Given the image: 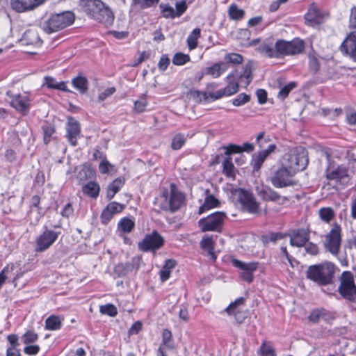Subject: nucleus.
Returning a JSON list of instances; mask_svg holds the SVG:
<instances>
[{
	"label": "nucleus",
	"instance_id": "obj_24",
	"mask_svg": "<svg viewBox=\"0 0 356 356\" xmlns=\"http://www.w3.org/2000/svg\"><path fill=\"white\" fill-rule=\"evenodd\" d=\"M309 238V234L304 229H296L290 234V244L292 246L302 247Z\"/></svg>",
	"mask_w": 356,
	"mask_h": 356
},
{
	"label": "nucleus",
	"instance_id": "obj_63",
	"mask_svg": "<svg viewBox=\"0 0 356 356\" xmlns=\"http://www.w3.org/2000/svg\"><path fill=\"white\" fill-rule=\"evenodd\" d=\"M170 64V59L167 55H162L158 64L160 70L165 71Z\"/></svg>",
	"mask_w": 356,
	"mask_h": 356
},
{
	"label": "nucleus",
	"instance_id": "obj_18",
	"mask_svg": "<svg viewBox=\"0 0 356 356\" xmlns=\"http://www.w3.org/2000/svg\"><path fill=\"white\" fill-rule=\"evenodd\" d=\"M343 54L349 56L356 62V31H353L343 40L340 47Z\"/></svg>",
	"mask_w": 356,
	"mask_h": 356
},
{
	"label": "nucleus",
	"instance_id": "obj_41",
	"mask_svg": "<svg viewBox=\"0 0 356 356\" xmlns=\"http://www.w3.org/2000/svg\"><path fill=\"white\" fill-rule=\"evenodd\" d=\"M186 141V136L183 134L178 133L175 134V136L172 138L171 143V148L173 150H179L184 145Z\"/></svg>",
	"mask_w": 356,
	"mask_h": 356
},
{
	"label": "nucleus",
	"instance_id": "obj_9",
	"mask_svg": "<svg viewBox=\"0 0 356 356\" xmlns=\"http://www.w3.org/2000/svg\"><path fill=\"white\" fill-rule=\"evenodd\" d=\"M164 243V238L156 230H154L151 234H146L143 239L138 242V247L144 252H155L161 248Z\"/></svg>",
	"mask_w": 356,
	"mask_h": 356
},
{
	"label": "nucleus",
	"instance_id": "obj_17",
	"mask_svg": "<svg viewBox=\"0 0 356 356\" xmlns=\"http://www.w3.org/2000/svg\"><path fill=\"white\" fill-rule=\"evenodd\" d=\"M276 149L277 146L275 144H270L268 145L266 149L259 151L254 154L252 156L251 161V165L252 167L253 171H258L261 168L266 158Z\"/></svg>",
	"mask_w": 356,
	"mask_h": 356
},
{
	"label": "nucleus",
	"instance_id": "obj_60",
	"mask_svg": "<svg viewBox=\"0 0 356 356\" xmlns=\"http://www.w3.org/2000/svg\"><path fill=\"white\" fill-rule=\"evenodd\" d=\"M162 8V13L165 17H176V14L175 12V9L170 6H161Z\"/></svg>",
	"mask_w": 356,
	"mask_h": 356
},
{
	"label": "nucleus",
	"instance_id": "obj_42",
	"mask_svg": "<svg viewBox=\"0 0 356 356\" xmlns=\"http://www.w3.org/2000/svg\"><path fill=\"white\" fill-rule=\"evenodd\" d=\"M243 60V56L236 53L227 54L222 62H226L229 66V63L232 64H241Z\"/></svg>",
	"mask_w": 356,
	"mask_h": 356
},
{
	"label": "nucleus",
	"instance_id": "obj_40",
	"mask_svg": "<svg viewBox=\"0 0 356 356\" xmlns=\"http://www.w3.org/2000/svg\"><path fill=\"white\" fill-rule=\"evenodd\" d=\"M318 215L321 220L330 222L334 217V212L331 207H323L318 210Z\"/></svg>",
	"mask_w": 356,
	"mask_h": 356
},
{
	"label": "nucleus",
	"instance_id": "obj_58",
	"mask_svg": "<svg viewBox=\"0 0 356 356\" xmlns=\"http://www.w3.org/2000/svg\"><path fill=\"white\" fill-rule=\"evenodd\" d=\"M112 167L113 165L106 159L105 156H104L99 165V170L101 173L106 174L109 171V168Z\"/></svg>",
	"mask_w": 356,
	"mask_h": 356
},
{
	"label": "nucleus",
	"instance_id": "obj_38",
	"mask_svg": "<svg viewBox=\"0 0 356 356\" xmlns=\"http://www.w3.org/2000/svg\"><path fill=\"white\" fill-rule=\"evenodd\" d=\"M201 31L200 29L196 28L193 30L187 38V44L188 49L193 50L197 47V40L200 37Z\"/></svg>",
	"mask_w": 356,
	"mask_h": 356
},
{
	"label": "nucleus",
	"instance_id": "obj_55",
	"mask_svg": "<svg viewBox=\"0 0 356 356\" xmlns=\"http://www.w3.org/2000/svg\"><path fill=\"white\" fill-rule=\"evenodd\" d=\"M38 338L37 334L33 331H27L22 337V341L24 343L28 344L34 342Z\"/></svg>",
	"mask_w": 356,
	"mask_h": 356
},
{
	"label": "nucleus",
	"instance_id": "obj_27",
	"mask_svg": "<svg viewBox=\"0 0 356 356\" xmlns=\"http://www.w3.org/2000/svg\"><path fill=\"white\" fill-rule=\"evenodd\" d=\"M125 180L122 177L116 178L111 182L107 188L106 198L111 200L113 198L115 195L124 186Z\"/></svg>",
	"mask_w": 356,
	"mask_h": 356
},
{
	"label": "nucleus",
	"instance_id": "obj_48",
	"mask_svg": "<svg viewBox=\"0 0 356 356\" xmlns=\"http://www.w3.org/2000/svg\"><path fill=\"white\" fill-rule=\"evenodd\" d=\"M99 312L111 317L115 316L118 314L117 308L112 304L100 306Z\"/></svg>",
	"mask_w": 356,
	"mask_h": 356
},
{
	"label": "nucleus",
	"instance_id": "obj_50",
	"mask_svg": "<svg viewBox=\"0 0 356 356\" xmlns=\"http://www.w3.org/2000/svg\"><path fill=\"white\" fill-rule=\"evenodd\" d=\"M284 235L280 232H272L262 236L264 243L275 242L283 238Z\"/></svg>",
	"mask_w": 356,
	"mask_h": 356
},
{
	"label": "nucleus",
	"instance_id": "obj_47",
	"mask_svg": "<svg viewBox=\"0 0 356 356\" xmlns=\"http://www.w3.org/2000/svg\"><path fill=\"white\" fill-rule=\"evenodd\" d=\"M238 78L241 79H245L246 86L250 84L252 79L251 63H248L245 65L243 74L238 75Z\"/></svg>",
	"mask_w": 356,
	"mask_h": 356
},
{
	"label": "nucleus",
	"instance_id": "obj_15",
	"mask_svg": "<svg viewBox=\"0 0 356 356\" xmlns=\"http://www.w3.org/2000/svg\"><path fill=\"white\" fill-rule=\"evenodd\" d=\"M244 303L245 299L241 297L232 302L225 311L229 315H234L236 321L241 323L247 318V312L241 308V306L244 305Z\"/></svg>",
	"mask_w": 356,
	"mask_h": 356
},
{
	"label": "nucleus",
	"instance_id": "obj_28",
	"mask_svg": "<svg viewBox=\"0 0 356 356\" xmlns=\"http://www.w3.org/2000/svg\"><path fill=\"white\" fill-rule=\"evenodd\" d=\"M330 317V314L324 309H316L311 312L308 316V320L313 323H316L319 322L321 319L327 321Z\"/></svg>",
	"mask_w": 356,
	"mask_h": 356
},
{
	"label": "nucleus",
	"instance_id": "obj_36",
	"mask_svg": "<svg viewBox=\"0 0 356 356\" xmlns=\"http://www.w3.org/2000/svg\"><path fill=\"white\" fill-rule=\"evenodd\" d=\"M11 105L17 111H19L20 112H24L29 108V104L26 101V97H22L21 95L15 96L12 99Z\"/></svg>",
	"mask_w": 356,
	"mask_h": 356
},
{
	"label": "nucleus",
	"instance_id": "obj_22",
	"mask_svg": "<svg viewBox=\"0 0 356 356\" xmlns=\"http://www.w3.org/2000/svg\"><path fill=\"white\" fill-rule=\"evenodd\" d=\"M141 258L140 257H134L131 262L121 263L116 265L114 268V272L118 277H123L134 269H138Z\"/></svg>",
	"mask_w": 356,
	"mask_h": 356
},
{
	"label": "nucleus",
	"instance_id": "obj_44",
	"mask_svg": "<svg viewBox=\"0 0 356 356\" xmlns=\"http://www.w3.org/2000/svg\"><path fill=\"white\" fill-rule=\"evenodd\" d=\"M189 60V55L181 52L176 53L172 58V63L175 65H183Z\"/></svg>",
	"mask_w": 356,
	"mask_h": 356
},
{
	"label": "nucleus",
	"instance_id": "obj_54",
	"mask_svg": "<svg viewBox=\"0 0 356 356\" xmlns=\"http://www.w3.org/2000/svg\"><path fill=\"white\" fill-rule=\"evenodd\" d=\"M225 152V154L229 157L232 154L241 153V148L240 145L235 144H230L227 146L222 147Z\"/></svg>",
	"mask_w": 356,
	"mask_h": 356
},
{
	"label": "nucleus",
	"instance_id": "obj_23",
	"mask_svg": "<svg viewBox=\"0 0 356 356\" xmlns=\"http://www.w3.org/2000/svg\"><path fill=\"white\" fill-rule=\"evenodd\" d=\"M326 178L337 181L348 177V169L344 165L329 166L325 171Z\"/></svg>",
	"mask_w": 356,
	"mask_h": 356
},
{
	"label": "nucleus",
	"instance_id": "obj_19",
	"mask_svg": "<svg viewBox=\"0 0 356 356\" xmlns=\"http://www.w3.org/2000/svg\"><path fill=\"white\" fill-rule=\"evenodd\" d=\"M170 195L168 197V201L170 207V211L175 212L177 211L184 203L185 195L183 193L177 189L175 184L170 186Z\"/></svg>",
	"mask_w": 356,
	"mask_h": 356
},
{
	"label": "nucleus",
	"instance_id": "obj_35",
	"mask_svg": "<svg viewBox=\"0 0 356 356\" xmlns=\"http://www.w3.org/2000/svg\"><path fill=\"white\" fill-rule=\"evenodd\" d=\"M222 173L226 177L235 179V167L230 156L227 157L222 162Z\"/></svg>",
	"mask_w": 356,
	"mask_h": 356
},
{
	"label": "nucleus",
	"instance_id": "obj_32",
	"mask_svg": "<svg viewBox=\"0 0 356 356\" xmlns=\"http://www.w3.org/2000/svg\"><path fill=\"white\" fill-rule=\"evenodd\" d=\"M75 15L71 11H65L52 16L48 22H74Z\"/></svg>",
	"mask_w": 356,
	"mask_h": 356
},
{
	"label": "nucleus",
	"instance_id": "obj_6",
	"mask_svg": "<svg viewBox=\"0 0 356 356\" xmlns=\"http://www.w3.org/2000/svg\"><path fill=\"white\" fill-rule=\"evenodd\" d=\"M339 281L338 291L341 297L350 302H356V284L353 274L350 271H344Z\"/></svg>",
	"mask_w": 356,
	"mask_h": 356
},
{
	"label": "nucleus",
	"instance_id": "obj_1",
	"mask_svg": "<svg viewBox=\"0 0 356 356\" xmlns=\"http://www.w3.org/2000/svg\"><path fill=\"white\" fill-rule=\"evenodd\" d=\"M303 40L296 38L291 40L268 38L261 42L257 47V51L268 58H283L285 56L300 54L305 50Z\"/></svg>",
	"mask_w": 356,
	"mask_h": 356
},
{
	"label": "nucleus",
	"instance_id": "obj_5",
	"mask_svg": "<svg viewBox=\"0 0 356 356\" xmlns=\"http://www.w3.org/2000/svg\"><path fill=\"white\" fill-rule=\"evenodd\" d=\"M227 86L221 90L215 92H203V97L205 100L211 98L216 100L222 98L224 96H230L236 93L238 90V74L236 70L232 71L227 76Z\"/></svg>",
	"mask_w": 356,
	"mask_h": 356
},
{
	"label": "nucleus",
	"instance_id": "obj_4",
	"mask_svg": "<svg viewBox=\"0 0 356 356\" xmlns=\"http://www.w3.org/2000/svg\"><path fill=\"white\" fill-rule=\"evenodd\" d=\"M334 275V266L330 263L310 266L307 270V277L319 284L331 283Z\"/></svg>",
	"mask_w": 356,
	"mask_h": 356
},
{
	"label": "nucleus",
	"instance_id": "obj_34",
	"mask_svg": "<svg viewBox=\"0 0 356 356\" xmlns=\"http://www.w3.org/2000/svg\"><path fill=\"white\" fill-rule=\"evenodd\" d=\"M83 193L92 198H96L99 193L100 187L94 181H89L83 186Z\"/></svg>",
	"mask_w": 356,
	"mask_h": 356
},
{
	"label": "nucleus",
	"instance_id": "obj_7",
	"mask_svg": "<svg viewBox=\"0 0 356 356\" xmlns=\"http://www.w3.org/2000/svg\"><path fill=\"white\" fill-rule=\"evenodd\" d=\"M226 217V213L216 211L199 220L198 226L202 232H220Z\"/></svg>",
	"mask_w": 356,
	"mask_h": 356
},
{
	"label": "nucleus",
	"instance_id": "obj_33",
	"mask_svg": "<svg viewBox=\"0 0 356 356\" xmlns=\"http://www.w3.org/2000/svg\"><path fill=\"white\" fill-rule=\"evenodd\" d=\"M176 266V261L174 259H168L165 261L164 266L159 272L160 279L161 282H165L169 279L171 270Z\"/></svg>",
	"mask_w": 356,
	"mask_h": 356
},
{
	"label": "nucleus",
	"instance_id": "obj_3",
	"mask_svg": "<svg viewBox=\"0 0 356 356\" xmlns=\"http://www.w3.org/2000/svg\"><path fill=\"white\" fill-rule=\"evenodd\" d=\"M289 168L295 173L306 168L309 163L307 150L302 147H296L290 149L284 156Z\"/></svg>",
	"mask_w": 356,
	"mask_h": 356
},
{
	"label": "nucleus",
	"instance_id": "obj_51",
	"mask_svg": "<svg viewBox=\"0 0 356 356\" xmlns=\"http://www.w3.org/2000/svg\"><path fill=\"white\" fill-rule=\"evenodd\" d=\"M250 101V96L245 93L239 94L232 100V104L235 106H240Z\"/></svg>",
	"mask_w": 356,
	"mask_h": 356
},
{
	"label": "nucleus",
	"instance_id": "obj_26",
	"mask_svg": "<svg viewBox=\"0 0 356 356\" xmlns=\"http://www.w3.org/2000/svg\"><path fill=\"white\" fill-rule=\"evenodd\" d=\"M135 227V222L130 218H122L118 223L117 229L120 236L130 233Z\"/></svg>",
	"mask_w": 356,
	"mask_h": 356
},
{
	"label": "nucleus",
	"instance_id": "obj_56",
	"mask_svg": "<svg viewBox=\"0 0 356 356\" xmlns=\"http://www.w3.org/2000/svg\"><path fill=\"white\" fill-rule=\"evenodd\" d=\"M60 214L64 218H70L74 214V209L71 203H67L60 211Z\"/></svg>",
	"mask_w": 356,
	"mask_h": 356
},
{
	"label": "nucleus",
	"instance_id": "obj_16",
	"mask_svg": "<svg viewBox=\"0 0 356 356\" xmlns=\"http://www.w3.org/2000/svg\"><path fill=\"white\" fill-rule=\"evenodd\" d=\"M66 131V136L68 141L72 146H76L77 145V140L81 136L80 124L74 118L70 117L68 118Z\"/></svg>",
	"mask_w": 356,
	"mask_h": 356
},
{
	"label": "nucleus",
	"instance_id": "obj_30",
	"mask_svg": "<svg viewBox=\"0 0 356 356\" xmlns=\"http://www.w3.org/2000/svg\"><path fill=\"white\" fill-rule=\"evenodd\" d=\"M169 192L167 189L163 190L162 194L155 198L154 204L160 209L163 211H170V207L168 201Z\"/></svg>",
	"mask_w": 356,
	"mask_h": 356
},
{
	"label": "nucleus",
	"instance_id": "obj_53",
	"mask_svg": "<svg viewBox=\"0 0 356 356\" xmlns=\"http://www.w3.org/2000/svg\"><path fill=\"white\" fill-rule=\"evenodd\" d=\"M49 26H46V33L51 34L54 32L62 30L70 25L71 24H47Z\"/></svg>",
	"mask_w": 356,
	"mask_h": 356
},
{
	"label": "nucleus",
	"instance_id": "obj_46",
	"mask_svg": "<svg viewBox=\"0 0 356 356\" xmlns=\"http://www.w3.org/2000/svg\"><path fill=\"white\" fill-rule=\"evenodd\" d=\"M309 67L310 71L316 73L320 69V63L318 58L314 54H309Z\"/></svg>",
	"mask_w": 356,
	"mask_h": 356
},
{
	"label": "nucleus",
	"instance_id": "obj_64",
	"mask_svg": "<svg viewBox=\"0 0 356 356\" xmlns=\"http://www.w3.org/2000/svg\"><path fill=\"white\" fill-rule=\"evenodd\" d=\"M256 95L258 99V102L260 104H264L267 101V92L264 89H258L256 91Z\"/></svg>",
	"mask_w": 356,
	"mask_h": 356
},
{
	"label": "nucleus",
	"instance_id": "obj_61",
	"mask_svg": "<svg viewBox=\"0 0 356 356\" xmlns=\"http://www.w3.org/2000/svg\"><path fill=\"white\" fill-rule=\"evenodd\" d=\"M106 33L113 35V37L118 40H122V39L127 38L129 34L128 31H108Z\"/></svg>",
	"mask_w": 356,
	"mask_h": 356
},
{
	"label": "nucleus",
	"instance_id": "obj_62",
	"mask_svg": "<svg viewBox=\"0 0 356 356\" xmlns=\"http://www.w3.org/2000/svg\"><path fill=\"white\" fill-rule=\"evenodd\" d=\"M176 9L175 10L176 16H181L186 10L187 6L185 1H181L176 3L175 5Z\"/></svg>",
	"mask_w": 356,
	"mask_h": 356
},
{
	"label": "nucleus",
	"instance_id": "obj_13",
	"mask_svg": "<svg viewBox=\"0 0 356 356\" xmlns=\"http://www.w3.org/2000/svg\"><path fill=\"white\" fill-rule=\"evenodd\" d=\"M257 194L264 201L273 202L279 204H283L287 200L286 197L281 196L277 192L267 186L261 189L258 188Z\"/></svg>",
	"mask_w": 356,
	"mask_h": 356
},
{
	"label": "nucleus",
	"instance_id": "obj_59",
	"mask_svg": "<svg viewBox=\"0 0 356 356\" xmlns=\"http://www.w3.org/2000/svg\"><path fill=\"white\" fill-rule=\"evenodd\" d=\"M259 351L261 356H276L274 350L265 344L261 345Z\"/></svg>",
	"mask_w": 356,
	"mask_h": 356
},
{
	"label": "nucleus",
	"instance_id": "obj_49",
	"mask_svg": "<svg viewBox=\"0 0 356 356\" xmlns=\"http://www.w3.org/2000/svg\"><path fill=\"white\" fill-rule=\"evenodd\" d=\"M60 234V232L46 230V249L51 246Z\"/></svg>",
	"mask_w": 356,
	"mask_h": 356
},
{
	"label": "nucleus",
	"instance_id": "obj_39",
	"mask_svg": "<svg viewBox=\"0 0 356 356\" xmlns=\"http://www.w3.org/2000/svg\"><path fill=\"white\" fill-rule=\"evenodd\" d=\"M201 248L208 252V254L211 256V259H216V256L213 252V242L211 237H205L200 241Z\"/></svg>",
	"mask_w": 356,
	"mask_h": 356
},
{
	"label": "nucleus",
	"instance_id": "obj_31",
	"mask_svg": "<svg viewBox=\"0 0 356 356\" xmlns=\"http://www.w3.org/2000/svg\"><path fill=\"white\" fill-rule=\"evenodd\" d=\"M220 205L219 200L213 195L209 194L204 199V204L199 208V213L202 214L205 211L218 207Z\"/></svg>",
	"mask_w": 356,
	"mask_h": 356
},
{
	"label": "nucleus",
	"instance_id": "obj_21",
	"mask_svg": "<svg viewBox=\"0 0 356 356\" xmlns=\"http://www.w3.org/2000/svg\"><path fill=\"white\" fill-rule=\"evenodd\" d=\"M44 1V0H10L12 8L19 13L33 10Z\"/></svg>",
	"mask_w": 356,
	"mask_h": 356
},
{
	"label": "nucleus",
	"instance_id": "obj_14",
	"mask_svg": "<svg viewBox=\"0 0 356 356\" xmlns=\"http://www.w3.org/2000/svg\"><path fill=\"white\" fill-rule=\"evenodd\" d=\"M305 19L307 22H323L329 20V13L313 3L310 6L308 12L305 14Z\"/></svg>",
	"mask_w": 356,
	"mask_h": 356
},
{
	"label": "nucleus",
	"instance_id": "obj_8",
	"mask_svg": "<svg viewBox=\"0 0 356 356\" xmlns=\"http://www.w3.org/2000/svg\"><path fill=\"white\" fill-rule=\"evenodd\" d=\"M295 172L289 167L282 166L276 170L270 177V182L275 188H286L296 185L293 177Z\"/></svg>",
	"mask_w": 356,
	"mask_h": 356
},
{
	"label": "nucleus",
	"instance_id": "obj_2",
	"mask_svg": "<svg viewBox=\"0 0 356 356\" xmlns=\"http://www.w3.org/2000/svg\"><path fill=\"white\" fill-rule=\"evenodd\" d=\"M79 5L92 19L106 22L114 20L113 12L101 0H81Z\"/></svg>",
	"mask_w": 356,
	"mask_h": 356
},
{
	"label": "nucleus",
	"instance_id": "obj_12",
	"mask_svg": "<svg viewBox=\"0 0 356 356\" xmlns=\"http://www.w3.org/2000/svg\"><path fill=\"white\" fill-rule=\"evenodd\" d=\"M233 266L241 270V278L250 283L253 280V273L258 268L257 262L245 263L238 259H233L232 260Z\"/></svg>",
	"mask_w": 356,
	"mask_h": 356
},
{
	"label": "nucleus",
	"instance_id": "obj_43",
	"mask_svg": "<svg viewBox=\"0 0 356 356\" xmlns=\"http://www.w3.org/2000/svg\"><path fill=\"white\" fill-rule=\"evenodd\" d=\"M297 86V83L296 82H291L283 87L280 90L277 97L280 99H284L289 94V92L294 89Z\"/></svg>",
	"mask_w": 356,
	"mask_h": 356
},
{
	"label": "nucleus",
	"instance_id": "obj_57",
	"mask_svg": "<svg viewBox=\"0 0 356 356\" xmlns=\"http://www.w3.org/2000/svg\"><path fill=\"white\" fill-rule=\"evenodd\" d=\"M115 92V88L114 87H110L105 89L104 91L100 92L98 95V99L100 102L104 101L107 97L112 95Z\"/></svg>",
	"mask_w": 356,
	"mask_h": 356
},
{
	"label": "nucleus",
	"instance_id": "obj_11",
	"mask_svg": "<svg viewBox=\"0 0 356 356\" xmlns=\"http://www.w3.org/2000/svg\"><path fill=\"white\" fill-rule=\"evenodd\" d=\"M238 201L242 205L243 209L250 213L258 214L259 213V203L252 193L249 191L240 189L238 192Z\"/></svg>",
	"mask_w": 356,
	"mask_h": 356
},
{
	"label": "nucleus",
	"instance_id": "obj_45",
	"mask_svg": "<svg viewBox=\"0 0 356 356\" xmlns=\"http://www.w3.org/2000/svg\"><path fill=\"white\" fill-rule=\"evenodd\" d=\"M229 14L232 19L240 20L244 15V11L238 8L236 5H232L229 9Z\"/></svg>",
	"mask_w": 356,
	"mask_h": 356
},
{
	"label": "nucleus",
	"instance_id": "obj_25",
	"mask_svg": "<svg viewBox=\"0 0 356 356\" xmlns=\"http://www.w3.org/2000/svg\"><path fill=\"white\" fill-rule=\"evenodd\" d=\"M229 65L226 62H219L213 64L212 66L206 68V74L211 75L213 78L220 76L223 72L227 70Z\"/></svg>",
	"mask_w": 356,
	"mask_h": 356
},
{
	"label": "nucleus",
	"instance_id": "obj_10",
	"mask_svg": "<svg viewBox=\"0 0 356 356\" xmlns=\"http://www.w3.org/2000/svg\"><path fill=\"white\" fill-rule=\"evenodd\" d=\"M341 243V229L340 227L335 226L325 236L323 243L325 249L333 256L337 257L340 251Z\"/></svg>",
	"mask_w": 356,
	"mask_h": 356
},
{
	"label": "nucleus",
	"instance_id": "obj_20",
	"mask_svg": "<svg viewBox=\"0 0 356 356\" xmlns=\"http://www.w3.org/2000/svg\"><path fill=\"white\" fill-rule=\"evenodd\" d=\"M124 205L116 202H110L102 212L100 218L103 224L106 225L113 216L123 211Z\"/></svg>",
	"mask_w": 356,
	"mask_h": 356
},
{
	"label": "nucleus",
	"instance_id": "obj_52",
	"mask_svg": "<svg viewBox=\"0 0 356 356\" xmlns=\"http://www.w3.org/2000/svg\"><path fill=\"white\" fill-rule=\"evenodd\" d=\"M147 105V99L141 97L139 99L136 100L134 102V111L137 113H141L144 112L146 109Z\"/></svg>",
	"mask_w": 356,
	"mask_h": 356
},
{
	"label": "nucleus",
	"instance_id": "obj_29",
	"mask_svg": "<svg viewBox=\"0 0 356 356\" xmlns=\"http://www.w3.org/2000/svg\"><path fill=\"white\" fill-rule=\"evenodd\" d=\"M72 86L79 90L81 94H84L88 89V81L86 76L78 75L72 80Z\"/></svg>",
	"mask_w": 356,
	"mask_h": 356
},
{
	"label": "nucleus",
	"instance_id": "obj_37",
	"mask_svg": "<svg viewBox=\"0 0 356 356\" xmlns=\"http://www.w3.org/2000/svg\"><path fill=\"white\" fill-rule=\"evenodd\" d=\"M62 318L58 316L51 315L46 318V330H58L62 326Z\"/></svg>",
	"mask_w": 356,
	"mask_h": 356
}]
</instances>
